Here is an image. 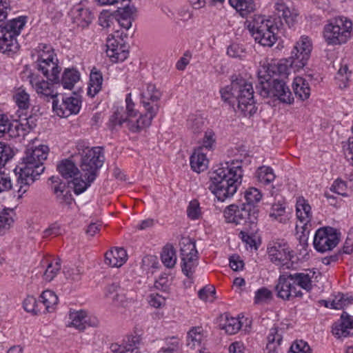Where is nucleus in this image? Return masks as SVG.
I'll list each match as a JSON object with an SVG mask.
<instances>
[{
	"instance_id": "nucleus-1",
	"label": "nucleus",
	"mask_w": 353,
	"mask_h": 353,
	"mask_svg": "<svg viewBox=\"0 0 353 353\" xmlns=\"http://www.w3.org/2000/svg\"><path fill=\"white\" fill-rule=\"evenodd\" d=\"M125 103V110L123 107L117 108L110 117V121L113 125H121L125 123L129 130L132 132H139L149 127L159 108V105H151L150 102L144 100L143 105L146 110V114H141L139 118H137L138 112L134 108V103L131 99V94H128Z\"/></svg>"
},
{
	"instance_id": "nucleus-2",
	"label": "nucleus",
	"mask_w": 353,
	"mask_h": 353,
	"mask_svg": "<svg viewBox=\"0 0 353 353\" xmlns=\"http://www.w3.org/2000/svg\"><path fill=\"white\" fill-rule=\"evenodd\" d=\"M245 25L254 41L261 46L271 47L277 40V27L263 16L250 17L245 21Z\"/></svg>"
},
{
	"instance_id": "nucleus-3",
	"label": "nucleus",
	"mask_w": 353,
	"mask_h": 353,
	"mask_svg": "<svg viewBox=\"0 0 353 353\" xmlns=\"http://www.w3.org/2000/svg\"><path fill=\"white\" fill-rule=\"evenodd\" d=\"M48 151L49 148L47 145H39L35 148L28 149L22 159V162L15 168V171H23V174L30 175L36 179L45 170L43 161L47 159Z\"/></svg>"
},
{
	"instance_id": "nucleus-4",
	"label": "nucleus",
	"mask_w": 353,
	"mask_h": 353,
	"mask_svg": "<svg viewBox=\"0 0 353 353\" xmlns=\"http://www.w3.org/2000/svg\"><path fill=\"white\" fill-rule=\"evenodd\" d=\"M271 78H267L265 74H262V71L259 72V83L256 89L261 96L268 97L270 96L276 97L283 103H291L293 101L292 93L288 86H286L284 79H273L270 82Z\"/></svg>"
},
{
	"instance_id": "nucleus-5",
	"label": "nucleus",
	"mask_w": 353,
	"mask_h": 353,
	"mask_svg": "<svg viewBox=\"0 0 353 353\" xmlns=\"http://www.w3.org/2000/svg\"><path fill=\"white\" fill-rule=\"evenodd\" d=\"M26 19V17H19L0 25V52L9 53L18 50L15 37L19 34L21 30L24 27Z\"/></svg>"
},
{
	"instance_id": "nucleus-6",
	"label": "nucleus",
	"mask_w": 353,
	"mask_h": 353,
	"mask_svg": "<svg viewBox=\"0 0 353 353\" xmlns=\"http://www.w3.org/2000/svg\"><path fill=\"white\" fill-rule=\"evenodd\" d=\"M259 214L258 208H252V211L251 208L243 204L240 207L232 204L224 210V217L227 222L236 225L248 224L249 228L253 230L256 228Z\"/></svg>"
},
{
	"instance_id": "nucleus-7",
	"label": "nucleus",
	"mask_w": 353,
	"mask_h": 353,
	"mask_svg": "<svg viewBox=\"0 0 353 353\" xmlns=\"http://www.w3.org/2000/svg\"><path fill=\"white\" fill-rule=\"evenodd\" d=\"M352 23L350 21L336 18L324 28V38L328 44L340 45L345 43L350 37Z\"/></svg>"
},
{
	"instance_id": "nucleus-8",
	"label": "nucleus",
	"mask_w": 353,
	"mask_h": 353,
	"mask_svg": "<svg viewBox=\"0 0 353 353\" xmlns=\"http://www.w3.org/2000/svg\"><path fill=\"white\" fill-rule=\"evenodd\" d=\"M103 161L104 157L101 148H86L83 150L80 167L82 175L88 180V182H93L95 180Z\"/></svg>"
},
{
	"instance_id": "nucleus-9",
	"label": "nucleus",
	"mask_w": 353,
	"mask_h": 353,
	"mask_svg": "<svg viewBox=\"0 0 353 353\" xmlns=\"http://www.w3.org/2000/svg\"><path fill=\"white\" fill-rule=\"evenodd\" d=\"M238 88L235 90L237 96V108L245 116L252 115L256 111L254 100V91L251 83L243 79L234 81Z\"/></svg>"
},
{
	"instance_id": "nucleus-10",
	"label": "nucleus",
	"mask_w": 353,
	"mask_h": 353,
	"mask_svg": "<svg viewBox=\"0 0 353 353\" xmlns=\"http://www.w3.org/2000/svg\"><path fill=\"white\" fill-rule=\"evenodd\" d=\"M39 53L37 68L47 72V66H51L52 74L49 78L53 82H59V74L61 69L57 63L54 61V53L53 48L47 44L40 43L37 48Z\"/></svg>"
},
{
	"instance_id": "nucleus-11",
	"label": "nucleus",
	"mask_w": 353,
	"mask_h": 353,
	"mask_svg": "<svg viewBox=\"0 0 353 353\" xmlns=\"http://www.w3.org/2000/svg\"><path fill=\"white\" fill-rule=\"evenodd\" d=\"M105 296L112 299V303L117 307L125 308L134 301L131 294L121 288L119 283H112L106 286Z\"/></svg>"
},
{
	"instance_id": "nucleus-12",
	"label": "nucleus",
	"mask_w": 353,
	"mask_h": 353,
	"mask_svg": "<svg viewBox=\"0 0 353 353\" xmlns=\"http://www.w3.org/2000/svg\"><path fill=\"white\" fill-rule=\"evenodd\" d=\"M81 105V97L74 94V96L63 99L60 104L59 101L54 99L52 102V108L59 117L67 118L71 114H77L80 110Z\"/></svg>"
},
{
	"instance_id": "nucleus-13",
	"label": "nucleus",
	"mask_w": 353,
	"mask_h": 353,
	"mask_svg": "<svg viewBox=\"0 0 353 353\" xmlns=\"http://www.w3.org/2000/svg\"><path fill=\"white\" fill-rule=\"evenodd\" d=\"M196 244H183L181 248V269L183 273L191 278L198 265V252Z\"/></svg>"
},
{
	"instance_id": "nucleus-14",
	"label": "nucleus",
	"mask_w": 353,
	"mask_h": 353,
	"mask_svg": "<svg viewBox=\"0 0 353 353\" xmlns=\"http://www.w3.org/2000/svg\"><path fill=\"white\" fill-rule=\"evenodd\" d=\"M70 320L68 327H74L79 331L83 332L88 327H97L99 325V319L92 315H88L85 310H77L69 314Z\"/></svg>"
},
{
	"instance_id": "nucleus-15",
	"label": "nucleus",
	"mask_w": 353,
	"mask_h": 353,
	"mask_svg": "<svg viewBox=\"0 0 353 353\" xmlns=\"http://www.w3.org/2000/svg\"><path fill=\"white\" fill-rule=\"evenodd\" d=\"M219 173L220 175H219L218 179H214V180H211L212 183L209 186V189L218 201L223 202L234 194L239 185H236L234 181L230 182L231 183H228V181H220L221 177H223L225 175L224 174L221 175V172H219Z\"/></svg>"
},
{
	"instance_id": "nucleus-16",
	"label": "nucleus",
	"mask_w": 353,
	"mask_h": 353,
	"mask_svg": "<svg viewBox=\"0 0 353 353\" xmlns=\"http://www.w3.org/2000/svg\"><path fill=\"white\" fill-rule=\"evenodd\" d=\"M226 166H223L216 169L211 176V180H214V179H217L220 175L219 172H221V174L223 175L224 174V176L221 177L220 181L228 182V183H231L230 182H233L236 183V185H239L242 181L243 176V170L241 166L239 165V163H234L232 161L231 164L229 165L228 163H225Z\"/></svg>"
},
{
	"instance_id": "nucleus-17",
	"label": "nucleus",
	"mask_w": 353,
	"mask_h": 353,
	"mask_svg": "<svg viewBox=\"0 0 353 353\" xmlns=\"http://www.w3.org/2000/svg\"><path fill=\"white\" fill-rule=\"evenodd\" d=\"M301 44L305 46V48L295 45L290 57V64L294 65L296 68H302L307 63L312 51V43L307 37H301Z\"/></svg>"
},
{
	"instance_id": "nucleus-18",
	"label": "nucleus",
	"mask_w": 353,
	"mask_h": 353,
	"mask_svg": "<svg viewBox=\"0 0 353 353\" xmlns=\"http://www.w3.org/2000/svg\"><path fill=\"white\" fill-rule=\"evenodd\" d=\"M275 290L277 296L283 300H290L292 296L301 297L303 296L301 291L296 290V287L294 286L292 280L290 279L289 274H282L279 276Z\"/></svg>"
},
{
	"instance_id": "nucleus-19",
	"label": "nucleus",
	"mask_w": 353,
	"mask_h": 353,
	"mask_svg": "<svg viewBox=\"0 0 353 353\" xmlns=\"http://www.w3.org/2000/svg\"><path fill=\"white\" fill-rule=\"evenodd\" d=\"M106 53L110 60L114 63L125 61L129 54L128 46L125 43H119L115 39V36L108 37L107 39Z\"/></svg>"
},
{
	"instance_id": "nucleus-20",
	"label": "nucleus",
	"mask_w": 353,
	"mask_h": 353,
	"mask_svg": "<svg viewBox=\"0 0 353 353\" xmlns=\"http://www.w3.org/2000/svg\"><path fill=\"white\" fill-rule=\"evenodd\" d=\"M287 244H276L268 248V253L270 261L276 265L289 268V261L291 259V253L286 247Z\"/></svg>"
},
{
	"instance_id": "nucleus-21",
	"label": "nucleus",
	"mask_w": 353,
	"mask_h": 353,
	"mask_svg": "<svg viewBox=\"0 0 353 353\" xmlns=\"http://www.w3.org/2000/svg\"><path fill=\"white\" fill-rule=\"evenodd\" d=\"M28 78L30 83L41 97H50L54 100L57 97V93L53 89L52 83H50L48 81L40 79L39 76L34 74H30Z\"/></svg>"
},
{
	"instance_id": "nucleus-22",
	"label": "nucleus",
	"mask_w": 353,
	"mask_h": 353,
	"mask_svg": "<svg viewBox=\"0 0 353 353\" xmlns=\"http://www.w3.org/2000/svg\"><path fill=\"white\" fill-rule=\"evenodd\" d=\"M321 273L317 271H310L304 273L289 274V277L292 280L294 286H299L307 292H310L312 289V283L317 282L318 277Z\"/></svg>"
},
{
	"instance_id": "nucleus-23",
	"label": "nucleus",
	"mask_w": 353,
	"mask_h": 353,
	"mask_svg": "<svg viewBox=\"0 0 353 353\" xmlns=\"http://www.w3.org/2000/svg\"><path fill=\"white\" fill-rule=\"evenodd\" d=\"M332 332L337 338L353 335V316L343 312L341 316L340 323L333 325Z\"/></svg>"
},
{
	"instance_id": "nucleus-24",
	"label": "nucleus",
	"mask_w": 353,
	"mask_h": 353,
	"mask_svg": "<svg viewBox=\"0 0 353 353\" xmlns=\"http://www.w3.org/2000/svg\"><path fill=\"white\" fill-rule=\"evenodd\" d=\"M141 338L138 335L129 336L123 341L122 345L113 343L110 345L111 353H140L139 345Z\"/></svg>"
},
{
	"instance_id": "nucleus-25",
	"label": "nucleus",
	"mask_w": 353,
	"mask_h": 353,
	"mask_svg": "<svg viewBox=\"0 0 353 353\" xmlns=\"http://www.w3.org/2000/svg\"><path fill=\"white\" fill-rule=\"evenodd\" d=\"M17 179L14 182H11V186L9 190H12L13 193L17 192L18 194L14 195L17 199L21 198L22 195L26 192L30 184L32 183L36 179L30 175L23 174V171H15Z\"/></svg>"
},
{
	"instance_id": "nucleus-26",
	"label": "nucleus",
	"mask_w": 353,
	"mask_h": 353,
	"mask_svg": "<svg viewBox=\"0 0 353 353\" xmlns=\"http://www.w3.org/2000/svg\"><path fill=\"white\" fill-rule=\"evenodd\" d=\"M340 232L332 227H323L316 230L312 243H339L340 241Z\"/></svg>"
},
{
	"instance_id": "nucleus-27",
	"label": "nucleus",
	"mask_w": 353,
	"mask_h": 353,
	"mask_svg": "<svg viewBox=\"0 0 353 353\" xmlns=\"http://www.w3.org/2000/svg\"><path fill=\"white\" fill-rule=\"evenodd\" d=\"M291 59L280 60L276 64L270 65L266 70L262 71L267 78H272V75L277 74L281 79H286L290 74V71L294 65L290 64Z\"/></svg>"
},
{
	"instance_id": "nucleus-28",
	"label": "nucleus",
	"mask_w": 353,
	"mask_h": 353,
	"mask_svg": "<svg viewBox=\"0 0 353 353\" xmlns=\"http://www.w3.org/2000/svg\"><path fill=\"white\" fill-rule=\"evenodd\" d=\"M276 10L279 17L283 19L289 27L296 23L299 12L294 8H290L283 1H279L276 3Z\"/></svg>"
},
{
	"instance_id": "nucleus-29",
	"label": "nucleus",
	"mask_w": 353,
	"mask_h": 353,
	"mask_svg": "<svg viewBox=\"0 0 353 353\" xmlns=\"http://www.w3.org/2000/svg\"><path fill=\"white\" fill-rule=\"evenodd\" d=\"M105 263L112 267H121L127 260L126 250L122 247H113L105 253Z\"/></svg>"
},
{
	"instance_id": "nucleus-30",
	"label": "nucleus",
	"mask_w": 353,
	"mask_h": 353,
	"mask_svg": "<svg viewBox=\"0 0 353 353\" xmlns=\"http://www.w3.org/2000/svg\"><path fill=\"white\" fill-rule=\"evenodd\" d=\"M202 147L195 150L190 157V165L193 171L200 173L208 168V160L202 152Z\"/></svg>"
},
{
	"instance_id": "nucleus-31",
	"label": "nucleus",
	"mask_w": 353,
	"mask_h": 353,
	"mask_svg": "<svg viewBox=\"0 0 353 353\" xmlns=\"http://www.w3.org/2000/svg\"><path fill=\"white\" fill-rule=\"evenodd\" d=\"M40 306L43 307L42 312H51L58 303V297L56 294L50 290H44L39 296Z\"/></svg>"
},
{
	"instance_id": "nucleus-32",
	"label": "nucleus",
	"mask_w": 353,
	"mask_h": 353,
	"mask_svg": "<svg viewBox=\"0 0 353 353\" xmlns=\"http://www.w3.org/2000/svg\"><path fill=\"white\" fill-rule=\"evenodd\" d=\"M43 265H46L45 271L42 277L45 281H52L59 273L61 270V263L59 259H53L51 261L45 260Z\"/></svg>"
},
{
	"instance_id": "nucleus-33",
	"label": "nucleus",
	"mask_w": 353,
	"mask_h": 353,
	"mask_svg": "<svg viewBox=\"0 0 353 353\" xmlns=\"http://www.w3.org/2000/svg\"><path fill=\"white\" fill-rule=\"evenodd\" d=\"M163 264L169 269L173 268L177 261L176 251L172 244H165L161 253Z\"/></svg>"
},
{
	"instance_id": "nucleus-34",
	"label": "nucleus",
	"mask_w": 353,
	"mask_h": 353,
	"mask_svg": "<svg viewBox=\"0 0 353 353\" xmlns=\"http://www.w3.org/2000/svg\"><path fill=\"white\" fill-rule=\"evenodd\" d=\"M293 90L296 97L302 101L307 99L310 95L309 83L302 77H296L294 80Z\"/></svg>"
},
{
	"instance_id": "nucleus-35",
	"label": "nucleus",
	"mask_w": 353,
	"mask_h": 353,
	"mask_svg": "<svg viewBox=\"0 0 353 353\" xmlns=\"http://www.w3.org/2000/svg\"><path fill=\"white\" fill-rule=\"evenodd\" d=\"M57 170L65 179L73 178L79 173L75 163L69 159H64L57 165Z\"/></svg>"
},
{
	"instance_id": "nucleus-36",
	"label": "nucleus",
	"mask_w": 353,
	"mask_h": 353,
	"mask_svg": "<svg viewBox=\"0 0 353 353\" xmlns=\"http://www.w3.org/2000/svg\"><path fill=\"white\" fill-rule=\"evenodd\" d=\"M94 68L90 73V83L88 88V94L91 97H94L101 89L103 83V77L101 73L95 71Z\"/></svg>"
},
{
	"instance_id": "nucleus-37",
	"label": "nucleus",
	"mask_w": 353,
	"mask_h": 353,
	"mask_svg": "<svg viewBox=\"0 0 353 353\" xmlns=\"http://www.w3.org/2000/svg\"><path fill=\"white\" fill-rule=\"evenodd\" d=\"M229 3L242 17L247 16L255 10L253 0H229Z\"/></svg>"
},
{
	"instance_id": "nucleus-38",
	"label": "nucleus",
	"mask_w": 353,
	"mask_h": 353,
	"mask_svg": "<svg viewBox=\"0 0 353 353\" xmlns=\"http://www.w3.org/2000/svg\"><path fill=\"white\" fill-rule=\"evenodd\" d=\"M237 88L236 83L232 81L230 85L225 86L220 90L222 100L234 109L235 104H237V96L235 91Z\"/></svg>"
},
{
	"instance_id": "nucleus-39",
	"label": "nucleus",
	"mask_w": 353,
	"mask_h": 353,
	"mask_svg": "<svg viewBox=\"0 0 353 353\" xmlns=\"http://www.w3.org/2000/svg\"><path fill=\"white\" fill-rule=\"evenodd\" d=\"M296 208V216L301 222H310L312 217L311 207L303 197L298 199Z\"/></svg>"
},
{
	"instance_id": "nucleus-40",
	"label": "nucleus",
	"mask_w": 353,
	"mask_h": 353,
	"mask_svg": "<svg viewBox=\"0 0 353 353\" xmlns=\"http://www.w3.org/2000/svg\"><path fill=\"white\" fill-rule=\"evenodd\" d=\"M262 194L260 191L255 188H250L246 190L244 192V199L245 202L242 204L247 208H258L256 204L261 201Z\"/></svg>"
},
{
	"instance_id": "nucleus-41",
	"label": "nucleus",
	"mask_w": 353,
	"mask_h": 353,
	"mask_svg": "<svg viewBox=\"0 0 353 353\" xmlns=\"http://www.w3.org/2000/svg\"><path fill=\"white\" fill-rule=\"evenodd\" d=\"M205 335L201 327H194L188 332L187 345L191 348L199 346L204 340Z\"/></svg>"
},
{
	"instance_id": "nucleus-42",
	"label": "nucleus",
	"mask_w": 353,
	"mask_h": 353,
	"mask_svg": "<svg viewBox=\"0 0 353 353\" xmlns=\"http://www.w3.org/2000/svg\"><path fill=\"white\" fill-rule=\"evenodd\" d=\"M282 336L278 333L277 327H272L268 336V343L265 348V353H276L277 347L279 346Z\"/></svg>"
},
{
	"instance_id": "nucleus-43",
	"label": "nucleus",
	"mask_w": 353,
	"mask_h": 353,
	"mask_svg": "<svg viewBox=\"0 0 353 353\" xmlns=\"http://www.w3.org/2000/svg\"><path fill=\"white\" fill-rule=\"evenodd\" d=\"M241 327V324L238 319L229 317L228 314L225 315L224 321L219 324L220 329L225 330L228 334H234L240 330Z\"/></svg>"
},
{
	"instance_id": "nucleus-44",
	"label": "nucleus",
	"mask_w": 353,
	"mask_h": 353,
	"mask_svg": "<svg viewBox=\"0 0 353 353\" xmlns=\"http://www.w3.org/2000/svg\"><path fill=\"white\" fill-rule=\"evenodd\" d=\"M14 101L19 108V111L27 110L30 107V96L22 88H19L13 96Z\"/></svg>"
},
{
	"instance_id": "nucleus-45",
	"label": "nucleus",
	"mask_w": 353,
	"mask_h": 353,
	"mask_svg": "<svg viewBox=\"0 0 353 353\" xmlns=\"http://www.w3.org/2000/svg\"><path fill=\"white\" fill-rule=\"evenodd\" d=\"M79 80V72L74 69H66L62 76L61 83L64 88L71 90Z\"/></svg>"
},
{
	"instance_id": "nucleus-46",
	"label": "nucleus",
	"mask_w": 353,
	"mask_h": 353,
	"mask_svg": "<svg viewBox=\"0 0 353 353\" xmlns=\"http://www.w3.org/2000/svg\"><path fill=\"white\" fill-rule=\"evenodd\" d=\"M54 192L60 203L70 205L72 203V194L65 185L60 183L58 185L54 186Z\"/></svg>"
},
{
	"instance_id": "nucleus-47",
	"label": "nucleus",
	"mask_w": 353,
	"mask_h": 353,
	"mask_svg": "<svg viewBox=\"0 0 353 353\" xmlns=\"http://www.w3.org/2000/svg\"><path fill=\"white\" fill-rule=\"evenodd\" d=\"M256 176L258 180L265 184H269L272 182L276 176L273 170L269 166H261L256 171Z\"/></svg>"
},
{
	"instance_id": "nucleus-48",
	"label": "nucleus",
	"mask_w": 353,
	"mask_h": 353,
	"mask_svg": "<svg viewBox=\"0 0 353 353\" xmlns=\"http://www.w3.org/2000/svg\"><path fill=\"white\" fill-rule=\"evenodd\" d=\"M76 18L79 21V26L82 28L88 27L94 19L93 13L88 8H78Z\"/></svg>"
},
{
	"instance_id": "nucleus-49",
	"label": "nucleus",
	"mask_w": 353,
	"mask_h": 353,
	"mask_svg": "<svg viewBox=\"0 0 353 353\" xmlns=\"http://www.w3.org/2000/svg\"><path fill=\"white\" fill-rule=\"evenodd\" d=\"M205 121L201 117L192 116L188 120V129L194 134H200L204 129Z\"/></svg>"
},
{
	"instance_id": "nucleus-50",
	"label": "nucleus",
	"mask_w": 353,
	"mask_h": 353,
	"mask_svg": "<svg viewBox=\"0 0 353 353\" xmlns=\"http://www.w3.org/2000/svg\"><path fill=\"white\" fill-rule=\"evenodd\" d=\"M23 307L28 312L35 314L42 313L43 307L40 306L39 301L32 296H28L23 301Z\"/></svg>"
},
{
	"instance_id": "nucleus-51",
	"label": "nucleus",
	"mask_w": 353,
	"mask_h": 353,
	"mask_svg": "<svg viewBox=\"0 0 353 353\" xmlns=\"http://www.w3.org/2000/svg\"><path fill=\"white\" fill-rule=\"evenodd\" d=\"M161 92L157 89L154 85L150 84L147 86V90L142 94V102L145 100L147 102L151 101L157 102L161 97Z\"/></svg>"
},
{
	"instance_id": "nucleus-52",
	"label": "nucleus",
	"mask_w": 353,
	"mask_h": 353,
	"mask_svg": "<svg viewBox=\"0 0 353 353\" xmlns=\"http://www.w3.org/2000/svg\"><path fill=\"white\" fill-rule=\"evenodd\" d=\"M12 210L4 209L0 212V234L3 230L10 228L11 224L13 223L12 214Z\"/></svg>"
},
{
	"instance_id": "nucleus-53",
	"label": "nucleus",
	"mask_w": 353,
	"mask_h": 353,
	"mask_svg": "<svg viewBox=\"0 0 353 353\" xmlns=\"http://www.w3.org/2000/svg\"><path fill=\"white\" fill-rule=\"evenodd\" d=\"M188 216L192 220L201 218L202 213L200 204L196 199L192 200L187 209Z\"/></svg>"
},
{
	"instance_id": "nucleus-54",
	"label": "nucleus",
	"mask_w": 353,
	"mask_h": 353,
	"mask_svg": "<svg viewBox=\"0 0 353 353\" xmlns=\"http://www.w3.org/2000/svg\"><path fill=\"white\" fill-rule=\"evenodd\" d=\"M353 301V298L345 297L343 294H339L331 301V308L336 310H341L344 307L350 305Z\"/></svg>"
},
{
	"instance_id": "nucleus-55",
	"label": "nucleus",
	"mask_w": 353,
	"mask_h": 353,
	"mask_svg": "<svg viewBox=\"0 0 353 353\" xmlns=\"http://www.w3.org/2000/svg\"><path fill=\"white\" fill-rule=\"evenodd\" d=\"M92 182H88V180L84 181L81 179L73 177V180L69 183L72 185L71 186L74 189V192L77 194H79L84 192Z\"/></svg>"
},
{
	"instance_id": "nucleus-56",
	"label": "nucleus",
	"mask_w": 353,
	"mask_h": 353,
	"mask_svg": "<svg viewBox=\"0 0 353 353\" xmlns=\"http://www.w3.org/2000/svg\"><path fill=\"white\" fill-rule=\"evenodd\" d=\"M21 117V115L19 114V120H15L11 123V132L13 134L15 132L14 136L23 137L28 132Z\"/></svg>"
},
{
	"instance_id": "nucleus-57",
	"label": "nucleus",
	"mask_w": 353,
	"mask_h": 353,
	"mask_svg": "<svg viewBox=\"0 0 353 353\" xmlns=\"http://www.w3.org/2000/svg\"><path fill=\"white\" fill-rule=\"evenodd\" d=\"M272 298V293L266 288H261L255 292L254 303L260 304L265 303Z\"/></svg>"
},
{
	"instance_id": "nucleus-58",
	"label": "nucleus",
	"mask_w": 353,
	"mask_h": 353,
	"mask_svg": "<svg viewBox=\"0 0 353 353\" xmlns=\"http://www.w3.org/2000/svg\"><path fill=\"white\" fill-rule=\"evenodd\" d=\"M13 157L12 149L0 142V169L5 165L6 162Z\"/></svg>"
},
{
	"instance_id": "nucleus-59",
	"label": "nucleus",
	"mask_w": 353,
	"mask_h": 353,
	"mask_svg": "<svg viewBox=\"0 0 353 353\" xmlns=\"http://www.w3.org/2000/svg\"><path fill=\"white\" fill-rule=\"evenodd\" d=\"M288 353H312L311 348L308 344L302 341H296L290 347Z\"/></svg>"
},
{
	"instance_id": "nucleus-60",
	"label": "nucleus",
	"mask_w": 353,
	"mask_h": 353,
	"mask_svg": "<svg viewBox=\"0 0 353 353\" xmlns=\"http://www.w3.org/2000/svg\"><path fill=\"white\" fill-rule=\"evenodd\" d=\"M159 266L158 259L154 255H147L142 259L141 268L143 270H149L150 268L157 269Z\"/></svg>"
},
{
	"instance_id": "nucleus-61",
	"label": "nucleus",
	"mask_w": 353,
	"mask_h": 353,
	"mask_svg": "<svg viewBox=\"0 0 353 353\" xmlns=\"http://www.w3.org/2000/svg\"><path fill=\"white\" fill-rule=\"evenodd\" d=\"M137 9L133 6H125L123 8H119L116 12V18H134Z\"/></svg>"
},
{
	"instance_id": "nucleus-62",
	"label": "nucleus",
	"mask_w": 353,
	"mask_h": 353,
	"mask_svg": "<svg viewBox=\"0 0 353 353\" xmlns=\"http://www.w3.org/2000/svg\"><path fill=\"white\" fill-rule=\"evenodd\" d=\"M229 263L230 268L234 271H241L244 268L245 263L236 254H234L229 257Z\"/></svg>"
},
{
	"instance_id": "nucleus-63",
	"label": "nucleus",
	"mask_w": 353,
	"mask_h": 353,
	"mask_svg": "<svg viewBox=\"0 0 353 353\" xmlns=\"http://www.w3.org/2000/svg\"><path fill=\"white\" fill-rule=\"evenodd\" d=\"M179 341L175 337L166 339V346L162 347L161 351L163 353H178Z\"/></svg>"
},
{
	"instance_id": "nucleus-64",
	"label": "nucleus",
	"mask_w": 353,
	"mask_h": 353,
	"mask_svg": "<svg viewBox=\"0 0 353 353\" xmlns=\"http://www.w3.org/2000/svg\"><path fill=\"white\" fill-rule=\"evenodd\" d=\"M239 236L244 243H261V239L256 233L241 231Z\"/></svg>"
}]
</instances>
